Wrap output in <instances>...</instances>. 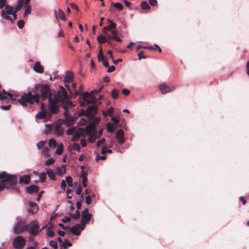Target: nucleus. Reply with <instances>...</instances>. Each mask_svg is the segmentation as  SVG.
<instances>
[{
    "instance_id": "1a4fd4ad",
    "label": "nucleus",
    "mask_w": 249,
    "mask_h": 249,
    "mask_svg": "<svg viewBox=\"0 0 249 249\" xmlns=\"http://www.w3.org/2000/svg\"><path fill=\"white\" fill-rule=\"evenodd\" d=\"M26 225L23 221H18L14 228V232L15 234L22 233L24 230L26 231Z\"/></svg>"
},
{
    "instance_id": "774afa93",
    "label": "nucleus",
    "mask_w": 249,
    "mask_h": 249,
    "mask_svg": "<svg viewBox=\"0 0 249 249\" xmlns=\"http://www.w3.org/2000/svg\"><path fill=\"white\" fill-rule=\"evenodd\" d=\"M47 235L50 237H53L55 234L52 230H49L47 232Z\"/></svg>"
},
{
    "instance_id": "c03bdc74",
    "label": "nucleus",
    "mask_w": 249,
    "mask_h": 249,
    "mask_svg": "<svg viewBox=\"0 0 249 249\" xmlns=\"http://www.w3.org/2000/svg\"><path fill=\"white\" fill-rule=\"evenodd\" d=\"M39 179L41 182H44L46 179V173H41L39 175Z\"/></svg>"
},
{
    "instance_id": "cd10ccee",
    "label": "nucleus",
    "mask_w": 249,
    "mask_h": 249,
    "mask_svg": "<svg viewBox=\"0 0 249 249\" xmlns=\"http://www.w3.org/2000/svg\"><path fill=\"white\" fill-rule=\"evenodd\" d=\"M114 112V108L112 107H110L106 111H103V114L104 116H111Z\"/></svg>"
},
{
    "instance_id": "79ce46f5",
    "label": "nucleus",
    "mask_w": 249,
    "mask_h": 249,
    "mask_svg": "<svg viewBox=\"0 0 249 249\" xmlns=\"http://www.w3.org/2000/svg\"><path fill=\"white\" fill-rule=\"evenodd\" d=\"M96 110V107L95 106L92 105L89 106L87 110V111L89 113H91L94 111H95Z\"/></svg>"
},
{
    "instance_id": "f3484780",
    "label": "nucleus",
    "mask_w": 249,
    "mask_h": 249,
    "mask_svg": "<svg viewBox=\"0 0 249 249\" xmlns=\"http://www.w3.org/2000/svg\"><path fill=\"white\" fill-rule=\"evenodd\" d=\"M33 69L34 70L40 73H42L44 72V68L41 65L40 62H36L33 65Z\"/></svg>"
},
{
    "instance_id": "5701e85b",
    "label": "nucleus",
    "mask_w": 249,
    "mask_h": 249,
    "mask_svg": "<svg viewBox=\"0 0 249 249\" xmlns=\"http://www.w3.org/2000/svg\"><path fill=\"white\" fill-rule=\"evenodd\" d=\"M90 96V94L88 92H86L83 93L82 99L84 100V101L80 102L81 106H84L86 104H89V102L87 100V98H89Z\"/></svg>"
},
{
    "instance_id": "412c9836",
    "label": "nucleus",
    "mask_w": 249,
    "mask_h": 249,
    "mask_svg": "<svg viewBox=\"0 0 249 249\" xmlns=\"http://www.w3.org/2000/svg\"><path fill=\"white\" fill-rule=\"evenodd\" d=\"M97 40L98 43L100 44H103L105 42H107L109 45L111 44V42L107 39L106 36L102 34L97 36Z\"/></svg>"
},
{
    "instance_id": "c85d7f7f",
    "label": "nucleus",
    "mask_w": 249,
    "mask_h": 249,
    "mask_svg": "<svg viewBox=\"0 0 249 249\" xmlns=\"http://www.w3.org/2000/svg\"><path fill=\"white\" fill-rule=\"evenodd\" d=\"M87 174L84 172L83 171L81 174V178L82 179V184L84 187L87 186Z\"/></svg>"
},
{
    "instance_id": "338daca9",
    "label": "nucleus",
    "mask_w": 249,
    "mask_h": 249,
    "mask_svg": "<svg viewBox=\"0 0 249 249\" xmlns=\"http://www.w3.org/2000/svg\"><path fill=\"white\" fill-rule=\"evenodd\" d=\"M7 98V95L2 94V93H0V100H5Z\"/></svg>"
},
{
    "instance_id": "052dcab7",
    "label": "nucleus",
    "mask_w": 249,
    "mask_h": 249,
    "mask_svg": "<svg viewBox=\"0 0 249 249\" xmlns=\"http://www.w3.org/2000/svg\"><path fill=\"white\" fill-rule=\"evenodd\" d=\"M106 159V157L105 156H100V155H97L96 157V161H98L99 160H105Z\"/></svg>"
},
{
    "instance_id": "2f4dec72",
    "label": "nucleus",
    "mask_w": 249,
    "mask_h": 249,
    "mask_svg": "<svg viewBox=\"0 0 249 249\" xmlns=\"http://www.w3.org/2000/svg\"><path fill=\"white\" fill-rule=\"evenodd\" d=\"M46 174L48 175L50 179H51L52 180L55 179V173L52 170L50 169H47Z\"/></svg>"
},
{
    "instance_id": "9b49d317",
    "label": "nucleus",
    "mask_w": 249,
    "mask_h": 249,
    "mask_svg": "<svg viewBox=\"0 0 249 249\" xmlns=\"http://www.w3.org/2000/svg\"><path fill=\"white\" fill-rule=\"evenodd\" d=\"M159 89L162 94H165L174 90L175 87L174 86L169 87L165 83H163L159 85Z\"/></svg>"
},
{
    "instance_id": "4d7b16f0",
    "label": "nucleus",
    "mask_w": 249,
    "mask_h": 249,
    "mask_svg": "<svg viewBox=\"0 0 249 249\" xmlns=\"http://www.w3.org/2000/svg\"><path fill=\"white\" fill-rule=\"evenodd\" d=\"M96 140L95 136L93 135H90L89 137V140L91 143H93L95 142Z\"/></svg>"
},
{
    "instance_id": "b1692460",
    "label": "nucleus",
    "mask_w": 249,
    "mask_h": 249,
    "mask_svg": "<svg viewBox=\"0 0 249 249\" xmlns=\"http://www.w3.org/2000/svg\"><path fill=\"white\" fill-rule=\"evenodd\" d=\"M58 13L56 10H54V14L56 18L58 20V18L62 20H65L66 19L64 13L61 9H58Z\"/></svg>"
},
{
    "instance_id": "0eeeda50",
    "label": "nucleus",
    "mask_w": 249,
    "mask_h": 249,
    "mask_svg": "<svg viewBox=\"0 0 249 249\" xmlns=\"http://www.w3.org/2000/svg\"><path fill=\"white\" fill-rule=\"evenodd\" d=\"M92 214L89 213L88 209H85L81 213V220L80 224L85 227L86 224H88L91 220Z\"/></svg>"
},
{
    "instance_id": "a19ab883",
    "label": "nucleus",
    "mask_w": 249,
    "mask_h": 249,
    "mask_svg": "<svg viewBox=\"0 0 249 249\" xmlns=\"http://www.w3.org/2000/svg\"><path fill=\"white\" fill-rule=\"evenodd\" d=\"M49 245L53 247L54 249H58V245L56 241L54 240H51L49 242Z\"/></svg>"
},
{
    "instance_id": "5fc2aeb1",
    "label": "nucleus",
    "mask_w": 249,
    "mask_h": 249,
    "mask_svg": "<svg viewBox=\"0 0 249 249\" xmlns=\"http://www.w3.org/2000/svg\"><path fill=\"white\" fill-rule=\"evenodd\" d=\"M7 0H0V9H2L4 6L5 7Z\"/></svg>"
},
{
    "instance_id": "de8ad7c7",
    "label": "nucleus",
    "mask_w": 249,
    "mask_h": 249,
    "mask_svg": "<svg viewBox=\"0 0 249 249\" xmlns=\"http://www.w3.org/2000/svg\"><path fill=\"white\" fill-rule=\"evenodd\" d=\"M54 160L53 158H50L46 160L45 161V164L46 166H49L54 162Z\"/></svg>"
},
{
    "instance_id": "7c9ffc66",
    "label": "nucleus",
    "mask_w": 249,
    "mask_h": 249,
    "mask_svg": "<svg viewBox=\"0 0 249 249\" xmlns=\"http://www.w3.org/2000/svg\"><path fill=\"white\" fill-rule=\"evenodd\" d=\"M56 174L61 176L66 173V168L65 165H63L62 168H57L56 169Z\"/></svg>"
},
{
    "instance_id": "423d86ee",
    "label": "nucleus",
    "mask_w": 249,
    "mask_h": 249,
    "mask_svg": "<svg viewBox=\"0 0 249 249\" xmlns=\"http://www.w3.org/2000/svg\"><path fill=\"white\" fill-rule=\"evenodd\" d=\"M41 230L39 229L38 222L36 220L32 221L26 225V231L33 236L37 235Z\"/></svg>"
},
{
    "instance_id": "a878e982",
    "label": "nucleus",
    "mask_w": 249,
    "mask_h": 249,
    "mask_svg": "<svg viewBox=\"0 0 249 249\" xmlns=\"http://www.w3.org/2000/svg\"><path fill=\"white\" fill-rule=\"evenodd\" d=\"M54 131L55 134L59 136L63 135L64 134L63 129L61 126L58 124L55 125Z\"/></svg>"
},
{
    "instance_id": "c756f323",
    "label": "nucleus",
    "mask_w": 249,
    "mask_h": 249,
    "mask_svg": "<svg viewBox=\"0 0 249 249\" xmlns=\"http://www.w3.org/2000/svg\"><path fill=\"white\" fill-rule=\"evenodd\" d=\"M72 105L71 104V105L70 106L68 104H66V105H62V107L65 109V111L64 112V116L65 118L71 115V114L69 113L68 108L69 107H72Z\"/></svg>"
},
{
    "instance_id": "393cba45",
    "label": "nucleus",
    "mask_w": 249,
    "mask_h": 249,
    "mask_svg": "<svg viewBox=\"0 0 249 249\" xmlns=\"http://www.w3.org/2000/svg\"><path fill=\"white\" fill-rule=\"evenodd\" d=\"M24 4V0H18L16 3L15 5V12H18L19 10H20Z\"/></svg>"
},
{
    "instance_id": "4c0bfd02",
    "label": "nucleus",
    "mask_w": 249,
    "mask_h": 249,
    "mask_svg": "<svg viewBox=\"0 0 249 249\" xmlns=\"http://www.w3.org/2000/svg\"><path fill=\"white\" fill-rule=\"evenodd\" d=\"M76 129L75 127H72L68 128L66 131V134L68 135H73Z\"/></svg>"
},
{
    "instance_id": "dca6fc26",
    "label": "nucleus",
    "mask_w": 249,
    "mask_h": 249,
    "mask_svg": "<svg viewBox=\"0 0 249 249\" xmlns=\"http://www.w3.org/2000/svg\"><path fill=\"white\" fill-rule=\"evenodd\" d=\"M84 132L83 128H79L76 130L71 139L72 141H76L78 140Z\"/></svg>"
},
{
    "instance_id": "39448f33",
    "label": "nucleus",
    "mask_w": 249,
    "mask_h": 249,
    "mask_svg": "<svg viewBox=\"0 0 249 249\" xmlns=\"http://www.w3.org/2000/svg\"><path fill=\"white\" fill-rule=\"evenodd\" d=\"M14 7L9 5H6L5 6V10H2L1 13V16L3 18L10 20L11 22H13V20L11 17L8 15H12L14 20L17 19V13L14 11Z\"/></svg>"
},
{
    "instance_id": "7ed1b4c3",
    "label": "nucleus",
    "mask_w": 249,
    "mask_h": 249,
    "mask_svg": "<svg viewBox=\"0 0 249 249\" xmlns=\"http://www.w3.org/2000/svg\"><path fill=\"white\" fill-rule=\"evenodd\" d=\"M55 99L57 101L64 102L68 104L70 106L72 104V102L69 101L67 91L66 89L62 86L59 87V89L57 90V92L54 94Z\"/></svg>"
},
{
    "instance_id": "9d476101",
    "label": "nucleus",
    "mask_w": 249,
    "mask_h": 249,
    "mask_svg": "<svg viewBox=\"0 0 249 249\" xmlns=\"http://www.w3.org/2000/svg\"><path fill=\"white\" fill-rule=\"evenodd\" d=\"M85 227L81 224H76L74 226L69 228L70 231L73 234L76 235H80L81 232V231H83Z\"/></svg>"
},
{
    "instance_id": "e433bc0d",
    "label": "nucleus",
    "mask_w": 249,
    "mask_h": 249,
    "mask_svg": "<svg viewBox=\"0 0 249 249\" xmlns=\"http://www.w3.org/2000/svg\"><path fill=\"white\" fill-rule=\"evenodd\" d=\"M107 131L110 133H112L115 130V127L114 125L110 123H109L107 124Z\"/></svg>"
},
{
    "instance_id": "72a5a7b5",
    "label": "nucleus",
    "mask_w": 249,
    "mask_h": 249,
    "mask_svg": "<svg viewBox=\"0 0 249 249\" xmlns=\"http://www.w3.org/2000/svg\"><path fill=\"white\" fill-rule=\"evenodd\" d=\"M141 7L142 10H147L150 9V6H149L147 2L146 1H143L142 2L141 4Z\"/></svg>"
},
{
    "instance_id": "6e6552de",
    "label": "nucleus",
    "mask_w": 249,
    "mask_h": 249,
    "mask_svg": "<svg viewBox=\"0 0 249 249\" xmlns=\"http://www.w3.org/2000/svg\"><path fill=\"white\" fill-rule=\"evenodd\" d=\"M25 244L24 238L21 236H18L13 241V246L15 249H22Z\"/></svg>"
},
{
    "instance_id": "f8f14e48",
    "label": "nucleus",
    "mask_w": 249,
    "mask_h": 249,
    "mask_svg": "<svg viewBox=\"0 0 249 249\" xmlns=\"http://www.w3.org/2000/svg\"><path fill=\"white\" fill-rule=\"evenodd\" d=\"M49 103L50 106V110L53 113H56L57 109V103L58 102H61L60 101H57L55 98L53 99L52 98H49Z\"/></svg>"
},
{
    "instance_id": "a18cd8bd",
    "label": "nucleus",
    "mask_w": 249,
    "mask_h": 249,
    "mask_svg": "<svg viewBox=\"0 0 249 249\" xmlns=\"http://www.w3.org/2000/svg\"><path fill=\"white\" fill-rule=\"evenodd\" d=\"M119 95V91L117 89H113L111 91L112 97L114 99H116Z\"/></svg>"
},
{
    "instance_id": "ddd939ff",
    "label": "nucleus",
    "mask_w": 249,
    "mask_h": 249,
    "mask_svg": "<svg viewBox=\"0 0 249 249\" xmlns=\"http://www.w3.org/2000/svg\"><path fill=\"white\" fill-rule=\"evenodd\" d=\"M98 60L99 62H101L105 67H108V62L103 55V52L101 46H100V49L98 55Z\"/></svg>"
},
{
    "instance_id": "680f3d73",
    "label": "nucleus",
    "mask_w": 249,
    "mask_h": 249,
    "mask_svg": "<svg viewBox=\"0 0 249 249\" xmlns=\"http://www.w3.org/2000/svg\"><path fill=\"white\" fill-rule=\"evenodd\" d=\"M11 107V105H8V106H1L0 107V108L2 110H8L10 109Z\"/></svg>"
},
{
    "instance_id": "69168bd1",
    "label": "nucleus",
    "mask_w": 249,
    "mask_h": 249,
    "mask_svg": "<svg viewBox=\"0 0 249 249\" xmlns=\"http://www.w3.org/2000/svg\"><path fill=\"white\" fill-rule=\"evenodd\" d=\"M149 2L151 6H156L158 4L157 0H149Z\"/></svg>"
},
{
    "instance_id": "13d9d810",
    "label": "nucleus",
    "mask_w": 249,
    "mask_h": 249,
    "mask_svg": "<svg viewBox=\"0 0 249 249\" xmlns=\"http://www.w3.org/2000/svg\"><path fill=\"white\" fill-rule=\"evenodd\" d=\"M91 201V197L90 196H87L86 197L85 202L87 204H89Z\"/></svg>"
},
{
    "instance_id": "473e14b6",
    "label": "nucleus",
    "mask_w": 249,
    "mask_h": 249,
    "mask_svg": "<svg viewBox=\"0 0 249 249\" xmlns=\"http://www.w3.org/2000/svg\"><path fill=\"white\" fill-rule=\"evenodd\" d=\"M57 145L56 141L53 139H51L49 141V146L51 148H54Z\"/></svg>"
},
{
    "instance_id": "603ef678",
    "label": "nucleus",
    "mask_w": 249,
    "mask_h": 249,
    "mask_svg": "<svg viewBox=\"0 0 249 249\" xmlns=\"http://www.w3.org/2000/svg\"><path fill=\"white\" fill-rule=\"evenodd\" d=\"M45 142H46V141H41L39 142L36 144L37 148L39 149H41L42 147H43V146H44Z\"/></svg>"
},
{
    "instance_id": "0e129e2a",
    "label": "nucleus",
    "mask_w": 249,
    "mask_h": 249,
    "mask_svg": "<svg viewBox=\"0 0 249 249\" xmlns=\"http://www.w3.org/2000/svg\"><path fill=\"white\" fill-rule=\"evenodd\" d=\"M115 70V66H108V68L107 69V71L108 72H112L114 71Z\"/></svg>"
},
{
    "instance_id": "6e6d98bb",
    "label": "nucleus",
    "mask_w": 249,
    "mask_h": 249,
    "mask_svg": "<svg viewBox=\"0 0 249 249\" xmlns=\"http://www.w3.org/2000/svg\"><path fill=\"white\" fill-rule=\"evenodd\" d=\"M106 141V139L105 138H102L101 140L97 141L96 143V145L97 147H99L101 145L102 143H103Z\"/></svg>"
},
{
    "instance_id": "37998d69",
    "label": "nucleus",
    "mask_w": 249,
    "mask_h": 249,
    "mask_svg": "<svg viewBox=\"0 0 249 249\" xmlns=\"http://www.w3.org/2000/svg\"><path fill=\"white\" fill-rule=\"evenodd\" d=\"M80 213L79 211L76 210V213L72 215H71V217L74 220H76L80 218Z\"/></svg>"
},
{
    "instance_id": "f257e3e1",
    "label": "nucleus",
    "mask_w": 249,
    "mask_h": 249,
    "mask_svg": "<svg viewBox=\"0 0 249 249\" xmlns=\"http://www.w3.org/2000/svg\"><path fill=\"white\" fill-rule=\"evenodd\" d=\"M0 179L4 189H14L16 193H19V189L15 188L18 183V177L16 175L9 174L3 171L0 174Z\"/></svg>"
},
{
    "instance_id": "bf43d9fd",
    "label": "nucleus",
    "mask_w": 249,
    "mask_h": 249,
    "mask_svg": "<svg viewBox=\"0 0 249 249\" xmlns=\"http://www.w3.org/2000/svg\"><path fill=\"white\" fill-rule=\"evenodd\" d=\"M60 186H61V188L62 190H64L66 189V181H65V180L63 179L61 181Z\"/></svg>"
},
{
    "instance_id": "e2e57ef3",
    "label": "nucleus",
    "mask_w": 249,
    "mask_h": 249,
    "mask_svg": "<svg viewBox=\"0 0 249 249\" xmlns=\"http://www.w3.org/2000/svg\"><path fill=\"white\" fill-rule=\"evenodd\" d=\"M71 221V218L68 216H65L62 219V222L63 223H67Z\"/></svg>"
},
{
    "instance_id": "bb28decb",
    "label": "nucleus",
    "mask_w": 249,
    "mask_h": 249,
    "mask_svg": "<svg viewBox=\"0 0 249 249\" xmlns=\"http://www.w3.org/2000/svg\"><path fill=\"white\" fill-rule=\"evenodd\" d=\"M73 78V73L71 71H68L65 78L64 82L65 83L71 82Z\"/></svg>"
},
{
    "instance_id": "49530a36",
    "label": "nucleus",
    "mask_w": 249,
    "mask_h": 249,
    "mask_svg": "<svg viewBox=\"0 0 249 249\" xmlns=\"http://www.w3.org/2000/svg\"><path fill=\"white\" fill-rule=\"evenodd\" d=\"M66 181L70 187L72 186V178L71 177L68 176L66 177Z\"/></svg>"
},
{
    "instance_id": "c9c22d12",
    "label": "nucleus",
    "mask_w": 249,
    "mask_h": 249,
    "mask_svg": "<svg viewBox=\"0 0 249 249\" xmlns=\"http://www.w3.org/2000/svg\"><path fill=\"white\" fill-rule=\"evenodd\" d=\"M63 151V144H60L58 145L57 147L56 151H55V154L60 155L62 154Z\"/></svg>"
},
{
    "instance_id": "3c124183",
    "label": "nucleus",
    "mask_w": 249,
    "mask_h": 249,
    "mask_svg": "<svg viewBox=\"0 0 249 249\" xmlns=\"http://www.w3.org/2000/svg\"><path fill=\"white\" fill-rule=\"evenodd\" d=\"M72 149L76 150L77 151H80V146L77 143H74L72 145Z\"/></svg>"
},
{
    "instance_id": "58836bf2",
    "label": "nucleus",
    "mask_w": 249,
    "mask_h": 249,
    "mask_svg": "<svg viewBox=\"0 0 249 249\" xmlns=\"http://www.w3.org/2000/svg\"><path fill=\"white\" fill-rule=\"evenodd\" d=\"M46 113L45 111H42L36 114V117L38 119H44L46 117Z\"/></svg>"
},
{
    "instance_id": "09e8293b",
    "label": "nucleus",
    "mask_w": 249,
    "mask_h": 249,
    "mask_svg": "<svg viewBox=\"0 0 249 249\" xmlns=\"http://www.w3.org/2000/svg\"><path fill=\"white\" fill-rule=\"evenodd\" d=\"M24 21L23 20L21 19L18 20L17 25L19 29H22L24 27Z\"/></svg>"
},
{
    "instance_id": "20e7f679",
    "label": "nucleus",
    "mask_w": 249,
    "mask_h": 249,
    "mask_svg": "<svg viewBox=\"0 0 249 249\" xmlns=\"http://www.w3.org/2000/svg\"><path fill=\"white\" fill-rule=\"evenodd\" d=\"M37 87H40V98H41L42 101L49 98H52L53 93L52 92L51 89H50V86L49 84H46L44 85L39 86L37 85L36 86V88Z\"/></svg>"
},
{
    "instance_id": "ea45409f",
    "label": "nucleus",
    "mask_w": 249,
    "mask_h": 249,
    "mask_svg": "<svg viewBox=\"0 0 249 249\" xmlns=\"http://www.w3.org/2000/svg\"><path fill=\"white\" fill-rule=\"evenodd\" d=\"M62 246L64 249H66L69 247H71L72 246V244L67 239H65L64 243L62 244Z\"/></svg>"
},
{
    "instance_id": "f704fd0d",
    "label": "nucleus",
    "mask_w": 249,
    "mask_h": 249,
    "mask_svg": "<svg viewBox=\"0 0 249 249\" xmlns=\"http://www.w3.org/2000/svg\"><path fill=\"white\" fill-rule=\"evenodd\" d=\"M31 6L30 5H27L25 7V11L24 13V17H26L31 12Z\"/></svg>"
},
{
    "instance_id": "4468645a",
    "label": "nucleus",
    "mask_w": 249,
    "mask_h": 249,
    "mask_svg": "<svg viewBox=\"0 0 249 249\" xmlns=\"http://www.w3.org/2000/svg\"><path fill=\"white\" fill-rule=\"evenodd\" d=\"M107 21L110 23V24L107 26L104 27L102 31L104 33H106V32L107 31H112L113 29H114L116 27V24L113 22L112 20L108 19Z\"/></svg>"
},
{
    "instance_id": "aec40b11",
    "label": "nucleus",
    "mask_w": 249,
    "mask_h": 249,
    "mask_svg": "<svg viewBox=\"0 0 249 249\" xmlns=\"http://www.w3.org/2000/svg\"><path fill=\"white\" fill-rule=\"evenodd\" d=\"M124 131L122 129H119L116 132V138L119 140L120 143H123L124 142Z\"/></svg>"
},
{
    "instance_id": "8fccbe9b",
    "label": "nucleus",
    "mask_w": 249,
    "mask_h": 249,
    "mask_svg": "<svg viewBox=\"0 0 249 249\" xmlns=\"http://www.w3.org/2000/svg\"><path fill=\"white\" fill-rule=\"evenodd\" d=\"M114 6L115 8L118 9L120 10H122L123 9V6L121 3L116 2L114 3Z\"/></svg>"
},
{
    "instance_id": "6ab92c4d",
    "label": "nucleus",
    "mask_w": 249,
    "mask_h": 249,
    "mask_svg": "<svg viewBox=\"0 0 249 249\" xmlns=\"http://www.w3.org/2000/svg\"><path fill=\"white\" fill-rule=\"evenodd\" d=\"M75 120V118L71 115L65 117V119L63 120V122L64 124H66L67 126H69L73 124Z\"/></svg>"
},
{
    "instance_id": "864d4df0",
    "label": "nucleus",
    "mask_w": 249,
    "mask_h": 249,
    "mask_svg": "<svg viewBox=\"0 0 249 249\" xmlns=\"http://www.w3.org/2000/svg\"><path fill=\"white\" fill-rule=\"evenodd\" d=\"M138 56L139 57V60H141L142 58H146L148 57V56L147 55H143V52L142 51L139 52L138 54Z\"/></svg>"
},
{
    "instance_id": "f03ea898",
    "label": "nucleus",
    "mask_w": 249,
    "mask_h": 249,
    "mask_svg": "<svg viewBox=\"0 0 249 249\" xmlns=\"http://www.w3.org/2000/svg\"><path fill=\"white\" fill-rule=\"evenodd\" d=\"M39 94L33 95L31 91L23 94L21 98L18 100V102L23 107L27 106L28 104H33L34 102L39 103Z\"/></svg>"
},
{
    "instance_id": "a211bd4d",
    "label": "nucleus",
    "mask_w": 249,
    "mask_h": 249,
    "mask_svg": "<svg viewBox=\"0 0 249 249\" xmlns=\"http://www.w3.org/2000/svg\"><path fill=\"white\" fill-rule=\"evenodd\" d=\"M31 177L29 175H25L19 177V182L20 184H28L30 182Z\"/></svg>"
},
{
    "instance_id": "2eb2a0df",
    "label": "nucleus",
    "mask_w": 249,
    "mask_h": 249,
    "mask_svg": "<svg viewBox=\"0 0 249 249\" xmlns=\"http://www.w3.org/2000/svg\"><path fill=\"white\" fill-rule=\"evenodd\" d=\"M38 209V205L36 203L34 202H30L29 203V208L28 210V212L33 214L36 213Z\"/></svg>"
},
{
    "instance_id": "4be33fe9",
    "label": "nucleus",
    "mask_w": 249,
    "mask_h": 249,
    "mask_svg": "<svg viewBox=\"0 0 249 249\" xmlns=\"http://www.w3.org/2000/svg\"><path fill=\"white\" fill-rule=\"evenodd\" d=\"M39 187L36 185H32L27 186L26 188V192L29 194H32L34 192L37 193L39 191Z\"/></svg>"
}]
</instances>
